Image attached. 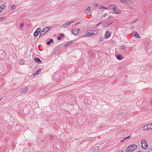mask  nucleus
Wrapping results in <instances>:
<instances>
[{"label": "nucleus", "instance_id": "nucleus-15", "mask_svg": "<svg viewBox=\"0 0 152 152\" xmlns=\"http://www.w3.org/2000/svg\"><path fill=\"white\" fill-rule=\"evenodd\" d=\"M28 90V88L27 87H25V88H24L23 89H22L21 91L20 92L21 93H24V92H27Z\"/></svg>", "mask_w": 152, "mask_h": 152}, {"label": "nucleus", "instance_id": "nucleus-14", "mask_svg": "<svg viewBox=\"0 0 152 152\" xmlns=\"http://www.w3.org/2000/svg\"><path fill=\"white\" fill-rule=\"evenodd\" d=\"M6 8V6L4 5H1L0 7V13L2 11V10H5Z\"/></svg>", "mask_w": 152, "mask_h": 152}, {"label": "nucleus", "instance_id": "nucleus-18", "mask_svg": "<svg viewBox=\"0 0 152 152\" xmlns=\"http://www.w3.org/2000/svg\"><path fill=\"white\" fill-rule=\"evenodd\" d=\"M119 60H121L122 59L123 57L121 55H118L116 57Z\"/></svg>", "mask_w": 152, "mask_h": 152}, {"label": "nucleus", "instance_id": "nucleus-44", "mask_svg": "<svg viewBox=\"0 0 152 152\" xmlns=\"http://www.w3.org/2000/svg\"><path fill=\"white\" fill-rule=\"evenodd\" d=\"M92 30H91L90 32L91 33V32H92Z\"/></svg>", "mask_w": 152, "mask_h": 152}, {"label": "nucleus", "instance_id": "nucleus-36", "mask_svg": "<svg viewBox=\"0 0 152 152\" xmlns=\"http://www.w3.org/2000/svg\"><path fill=\"white\" fill-rule=\"evenodd\" d=\"M61 39V37H58L57 39L58 40H60Z\"/></svg>", "mask_w": 152, "mask_h": 152}, {"label": "nucleus", "instance_id": "nucleus-20", "mask_svg": "<svg viewBox=\"0 0 152 152\" xmlns=\"http://www.w3.org/2000/svg\"><path fill=\"white\" fill-rule=\"evenodd\" d=\"M19 63L20 65H23L24 63V61L22 59H20L19 61Z\"/></svg>", "mask_w": 152, "mask_h": 152}, {"label": "nucleus", "instance_id": "nucleus-26", "mask_svg": "<svg viewBox=\"0 0 152 152\" xmlns=\"http://www.w3.org/2000/svg\"><path fill=\"white\" fill-rule=\"evenodd\" d=\"M113 23V22H107V26L110 25Z\"/></svg>", "mask_w": 152, "mask_h": 152}, {"label": "nucleus", "instance_id": "nucleus-9", "mask_svg": "<svg viewBox=\"0 0 152 152\" xmlns=\"http://www.w3.org/2000/svg\"><path fill=\"white\" fill-rule=\"evenodd\" d=\"M99 149V148L98 146L92 149L91 152H98Z\"/></svg>", "mask_w": 152, "mask_h": 152}, {"label": "nucleus", "instance_id": "nucleus-29", "mask_svg": "<svg viewBox=\"0 0 152 152\" xmlns=\"http://www.w3.org/2000/svg\"><path fill=\"white\" fill-rule=\"evenodd\" d=\"M103 26L105 27H107V22L104 23L103 24Z\"/></svg>", "mask_w": 152, "mask_h": 152}, {"label": "nucleus", "instance_id": "nucleus-45", "mask_svg": "<svg viewBox=\"0 0 152 152\" xmlns=\"http://www.w3.org/2000/svg\"><path fill=\"white\" fill-rule=\"evenodd\" d=\"M151 104H152V100H151Z\"/></svg>", "mask_w": 152, "mask_h": 152}, {"label": "nucleus", "instance_id": "nucleus-22", "mask_svg": "<svg viewBox=\"0 0 152 152\" xmlns=\"http://www.w3.org/2000/svg\"><path fill=\"white\" fill-rule=\"evenodd\" d=\"M53 41V39H50V40L49 41H48L47 42V44L48 45H50L51 43Z\"/></svg>", "mask_w": 152, "mask_h": 152}, {"label": "nucleus", "instance_id": "nucleus-37", "mask_svg": "<svg viewBox=\"0 0 152 152\" xmlns=\"http://www.w3.org/2000/svg\"><path fill=\"white\" fill-rule=\"evenodd\" d=\"M64 34L63 33H61L60 34V36L61 37H63L64 36Z\"/></svg>", "mask_w": 152, "mask_h": 152}, {"label": "nucleus", "instance_id": "nucleus-49", "mask_svg": "<svg viewBox=\"0 0 152 152\" xmlns=\"http://www.w3.org/2000/svg\"><path fill=\"white\" fill-rule=\"evenodd\" d=\"M151 0L152 1V0Z\"/></svg>", "mask_w": 152, "mask_h": 152}, {"label": "nucleus", "instance_id": "nucleus-27", "mask_svg": "<svg viewBox=\"0 0 152 152\" xmlns=\"http://www.w3.org/2000/svg\"><path fill=\"white\" fill-rule=\"evenodd\" d=\"M114 7V5L113 4L111 5L110 6V9L111 10H113Z\"/></svg>", "mask_w": 152, "mask_h": 152}, {"label": "nucleus", "instance_id": "nucleus-35", "mask_svg": "<svg viewBox=\"0 0 152 152\" xmlns=\"http://www.w3.org/2000/svg\"><path fill=\"white\" fill-rule=\"evenodd\" d=\"M130 135L129 136H128V137H125V139H124V140H122V141H121V142H122L124 140H125V139H127V138H128L129 137H130Z\"/></svg>", "mask_w": 152, "mask_h": 152}, {"label": "nucleus", "instance_id": "nucleus-31", "mask_svg": "<svg viewBox=\"0 0 152 152\" xmlns=\"http://www.w3.org/2000/svg\"><path fill=\"white\" fill-rule=\"evenodd\" d=\"M103 39H104L103 37H102L100 38V39H99V42H101L102 41H103Z\"/></svg>", "mask_w": 152, "mask_h": 152}, {"label": "nucleus", "instance_id": "nucleus-23", "mask_svg": "<svg viewBox=\"0 0 152 152\" xmlns=\"http://www.w3.org/2000/svg\"><path fill=\"white\" fill-rule=\"evenodd\" d=\"M98 7L99 9H103L104 8H105V7L102 6L101 4L99 5Z\"/></svg>", "mask_w": 152, "mask_h": 152}, {"label": "nucleus", "instance_id": "nucleus-6", "mask_svg": "<svg viewBox=\"0 0 152 152\" xmlns=\"http://www.w3.org/2000/svg\"><path fill=\"white\" fill-rule=\"evenodd\" d=\"M41 31V29L39 28H37L35 31L34 32V37H37Z\"/></svg>", "mask_w": 152, "mask_h": 152}, {"label": "nucleus", "instance_id": "nucleus-19", "mask_svg": "<svg viewBox=\"0 0 152 152\" xmlns=\"http://www.w3.org/2000/svg\"><path fill=\"white\" fill-rule=\"evenodd\" d=\"M51 28V26H48L47 27H46L45 28H44V30H46V32H47Z\"/></svg>", "mask_w": 152, "mask_h": 152}, {"label": "nucleus", "instance_id": "nucleus-7", "mask_svg": "<svg viewBox=\"0 0 152 152\" xmlns=\"http://www.w3.org/2000/svg\"><path fill=\"white\" fill-rule=\"evenodd\" d=\"M74 21H72L70 23H66L62 25V27L64 28H66L70 26V24L74 22Z\"/></svg>", "mask_w": 152, "mask_h": 152}, {"label": "nucleus", "instance_id": "nucleus-46", "mask_svg": "<svg viewBox=\"0 0 152 152\" xmlns=\"http://www.w3.org/2000/svg\"><path fill=\"white\" fill-rule=\"evenodd\" d=\"M136 20L134 21V22H136Z\"/></svg>", "mask_w": 152, "mask_h": 152}, {"label": "nucleus", "instance_id": "nucleus-40", "mask_svg": "<svg viewBox=\"0 0 152 152\" xmlns=\"http://www.w3.org/2000/svg\"><path fill=\"white\" fill-rule=\"evenodd\" d=\"M80 23V22H78V23H76V24L75 25V26H76V25H77V24H79Z\"/></svg>", "mask_w": 152, "mask_h": 152}, {"label": "nucleus", "instance_id": "nucleus-17", "mask_svg": "<svg viewBox=\"0 0 152 152\" xmlns=\"http://www.w3.org/2000/svg\"><path fill=\"white\" fill-rule=\"evenodd\" d=\"M133 34L135 37L139 38H140L139 34L136 32H134L133 33Z\"/></svg>", "mask_w": 152, "mask_h": 152}, {"label": "nucleus", "instance_id": "nucleus-2", "mask_svg": "<svg viewBox=\"0 0 152 152\" xmlns=\"http://www.w3.org/2000/svg\"><path fill=\"white\" fill-rule=\"evenodd\" d=\"M141 145L142 147L144 149L148 148V146L147 142L145 140H142L141 141Z\"/></svg>", "mask_w": 152, "mask_h": 152}, {"label": "nucleus", "instance_id": "nucleus-39", "mask_svg": "<svg viewBox=\"0 0 152 152\" xmlns=\"http://www.w3.org/2000/svg\"><path fill=\"white\" fill-rule=\"evenodd\" d=\"M50 137L51 139H53V140L54 139V138H53V137L52 136L50 135Z\"/></svg>", "mask_w": 152, "mask_h": 152}, {"label": "nucleus", "instance_id": "nucleus-30", "mask_svg": "<svg viewBox=\"0 0 152 152\" xmlns=\"http://www.w3.org/2000/svg\"><path fill=\"white\" fill-rule=\"evenodd\" d=\"M24 25V24L23 23H21V24H20V28H22L23 26Z\"/></svg>", "mask_w": 152, "mask_h": 152}, {"label": "nucleus", "instance_id": "nucleus-3", "mask_svg": "<svg viewBox=\"0 0 152 152\" xmlns=\"http://www.w3.org/2000/svg\"><path fill=\"white\" fill-rule=\"evenodd\" d=\"M120 2L124 4H126L129 5L132 4V2L130 0H120Z\"/></svg>", "mask_w": 152, "mask_h": 152}, {"label": "nucleus", "instance_id": "nucleus-13", "mask_svg": "<svg viewBox=\"0 0 152 152\" xmlns=\"http://www.w3.org/2000/svg\"><path fill=\"white\" fill-rule=\"evenodd\" d=\"M91 7L89 6L87 7V8L86 9V11H88V12H86V14H89L91 13Z\"/></svg>", "mask_w": 152, "mask_h": 152}, {"label": "nucleus", "instance_id": "nucleus-11", "mask_svg": "<svg viewBox=\"0 0 152 152\" xmlns=\"http://www.w3.org/2000/svg\"><path fill=\"white\" fill-rule=\"evenodd\" d=\"M44 28H43L42 30L40 32V35H39V37H41V36L43 35L45 33H47V32H46V30H44Z\"/></svg>", "mask_w": 152, "mask_h": 152}, {"label": "nucleus", "instance_id": "nucleus-21", "mask_svg": "<svg viewBox=\"0 0 152 152\" xmlns=\"http://www.w3.org/2000/svg\"><path fill=\"white\" fill-rule=\"evenodd\" d=\"M98 33V31L96 30L94 31L93 32L91 33L92 34H96Z\"/></svg>", "mask_w": 152, "mask_h": 152}, {"label": "nucleus", "instance_id": "nucleus-8", "mask_svg": "<svg viewBox=\"0 0 152 152\" xmlns=\"http://www.w3.org/2000/svg\"><path fill=\"white\" fill-rule=\"evenodd\" d=\"M117 8L116 7H115V6L114 5V7L113 10L115 11V13L117 14H120L121 13V11L120 10H119L118 11H117Z\"/></svg>", "mask_w": 152, "mask_h": 152}, {"label": "nucleus", "instance_id": "nucleus-5", "mask_svg": "<svg viewBox=\"0 0 152 152\" xmlns=\"http://www.w3.org/2000/svg\"><path fill=\"white\" fill-rule=\"evenodd\" d=\"M80 29V28L76 29L74 28L72 30V33L75 35H76L78 34Z\"/></svg>", "mask_w": 152, "mask_h": 152}, {"label": "nucleus", "instance_id": "nucleus-32", "mask_svg": "<svg viewBox=\"0 0 152 152\" xmlns=\"http://www.w3.org/2000/svg\"><path fill=\"white\" fill-rule=\"evenodd\" d=\"M72 43V41H70L68 42V43L67 44V45H66V46H67L68 45H69L70 44H71Z\"/></svg>", "mask_w": 152, "mask_h": 152}, {"label": "nucleus", "instance_id": "nucleus-48", "mask_svg": "<svg viewBox=\"0 0 152 152\" xmlns=\"http://www.w3.org/2000/svg\"><path fill=\"white\" fill-rule=\"evenodd\" d=\"M2 99H0V101H1Z\"/></svg>", "mask_w": 152, "mask_h": 152}, {"label": "nucleus", "instance_id": "nucleus-33", "mask_svg": "<svg viewBox=\"0 0 152 152\" xmlns=\"http://www.w3.org/2000/svg\"><path fill=\"white\" fill-rule=\"evenodd\" d=\"M125 47L123 45L121 46V49L123 50H124L125 49Z\"/></svg>", "mask_w": 152, "mask_h": 152}, {"label": "nucleus", "instance_id": "nucleus-1", "mask_svg": "<svg viewBox=\"0 0 152 152\" xmlns=\"http://www.w3.org/2000/svg\"><path fill=\"white\" fill-rule=\"evenodd\" d=\"M137 146L135 144L131 145L127 148L126 150V152H132L137 148Z\"/></svg>", "mask_w": 152, "mask_h": 152}, {"label": "nucleus", "instance_id": "nucleus-24", "mask_svg": "<svg viewBox=\"0 0 152 152\" xmlns=\"http://www.w3.org/2000/svg\"><path fill=\"white\" fill-rule=\"evenodd\" d=\"M91 34H91V33L88 32V33H87V34H85L84 35H85L84 36L86 37L90 36Z\"/></svg>", "mask_w": 152, "mask_h": 152}, {"label": "nucleus", "instance_id": "nucleus-41", "mask_svg": "<svg viewBox=\"0 0 152 152\" xmlns=\"http://www.w3.org/2000/svg\"><path fill=\"white\" fill-rule=\"evenodd\" d=\"M101 23H102L101 22H100V23H99V24H97V25H96V26H99L100 24Z\"/></svg>", "mask_w": 152, "mask_h": 152}, {"label": "nucleus", "instance_id": "nucleus-47", "mask_svg": "<svg viewBox=\"0 0 152 152\" xmlns=\"http://www.w3.org/2000/svg\"><path fill=\"white\" fill-rule=\"evenodd\" d=\"M70 104H73V103H70Z\"/></svg>", "mask_w": 152, "mask_h": 152}, {"label": "nucleus", "instance_id": "nucleus-4", "mask_svg": "<svg viewBox=\"0 0 152 152\" xmlns=\"http://www.w3.org/2000/svg\"><path fill=\"white\" fill-rule=\"evenodd\" d=\"M143 129L145 130H148L152 129V124L150 123L145 125Z\"/></svg>", "mask_w": 152, "mask_h": 152}, {"label": "nucleus", "instance_id": "nucleus-25", "mask_svg": "<svg viewBox=\"0 0 152 152\" xmlns=\"http://www.w3.org/2000/svg\"><path fill=\"white\" fill-rule=\"evenodd\" d=\"M6 18L5 17H1L0 18V21L1 22L5 19Z\"/></svg>", "mask_w": 152, "mask_h": 152}, {"label": "nucleus", "instance_id": "nucleus-42", "mask_svg": "<svg viewBox=\"0 0 152 152\" xmlns=\"http://www.w3.org/2000/svg\"><path fill=\"white\" fill-rule=\"evenodd\" d=\"M107 15V14L105 13L103 15V17H105V16H106Z\"/></svg>", "mask_w": 152, "mask_h": 152}, {"label": "nucleus", "instance_id": "nucleus-16", "mask_svg": "<svg viewBox=\"0 0 152 152\" xmlns=\"http://www.w3.org/2000/svg\"><path fill=\"white\" fill-rule=\"evenodd\" d=\"M34 60L35 62H36L37 63H38L40 64V63H42L41 61L38 58H35L34 59Z\"/></svg>", "mask_w": 152, "mask_h": 152}, {"label": "nucleus", "instance_id": "nucleus-10", "mask_svg": "<svg viewBox=\"0 0 152 152\" xmlns=\"http://www.w3.org/2000/svg\"><path fill=\"white\" fill-rule=\"evenodd\" d=\"M42 71V69H40L37 71L33 74L34 76H36V75H38L39 73H40Z\"/></svg>", "mask_w": 152, "mask_h": 152}, {"label": "nucleus", "instance_id": "nucleus-38", "mask_svg": "<svg viewBox=\"0 0 152 152\" xmlns=\"http://www.w3.org/2000/svg\"><path fill=\"white\" fill-rule=\"evenodd\" d=\"M99 5V4H95V6H94V7H98Z\"/></svg>", "mask_w": 152, "mask_h": 152}, {"label": "nucleus", "instance_id": "nucleus-34", "mask_svg": "<svg viewBox=\"0 0 152 152\" xmlns=\"http://www.w3.org/2000/svg\"><path fill=\"white\" fill-rule=\"evenodd\" d=\"M148 152H152V148H151L148 151Z\"/></svg>", "mask_w": 152, "mask_h": 152}, {"label": "nucleus", "instance_id": "nucleus-43", "mask_svg": "<svg viewBox=\"0 0 152 152\" xmlns=\"http://www.w3.org/2000/svg\"><path fill=\"white\" fill-rule=\"evenodd\" d=\"M104 9H107V8L105 7V8H104Z\"/></svg>", "mask_w": 152, "mask_h": 152}, {"label": "nucleus", "instance_id": "nucleus-12", "mask_svg": "<svg viewBox=\"0 0 152 152\" xmlns=\"http://www.w3.org/2000/svg\"><path fill=\"white\" fill-rule=\"evenodd\" d=\"M105 35V39H106V38L107 37V38H108L110 36V32L109 31H107L106 32Z\"/></svg>", "mask_w": 152, "mask_h": 152}, {"label": "nucleus", "instance_id": "nucleus-28", "mask_svg": "<svg viewBox=\"0 0 152 152\" xmlns=\"http://www.w3.org/2000/svg\"><path fill=\"white\" fill-rule=\"evenodd\" d=\"M15 8V5H13L10 8L11 10H13Z\"/></svg>", "mask_w": 152, "mask_h": 152}]
</instances>
